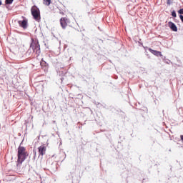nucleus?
Masks as SVG:
<instances>
[{"mask_svg":"<svg viewBox=\"0 0 183 183\" xmlns=\"http://www.w3.org/2000/svg\"><path fill=\"white\" fill-rule=\"evenodd\" d=\"M26 157H28L26 150L24 149V147H19L18 148V164H22V162L25 161Z\"/></svg>","mask_w":183,"mask_h":183,"instance_id":"nucleus-1","label":"nucleus"},{"mask_svg":"<svg viewBox=\"0 0 183 183\" xmlns=\"http://www.w3.org/2000/svg\"><path fill=\"white\" fill-rule=\"evenodd\" d=\"M31 14L34 18V19H36V21H39L40 19V13H39V9H38V7L36 6H33L31 8Z\"/></svg>","mask_w":183,"mask_h":183,"instance_id":"nucleus-2","label":"nucleus"},{"mask_svg":"<svg viewBox=\"0 0 183 183\" xmlns=\"http://www.w3.org/2000/svg\"><path fill=\"white\" fill-rule=\"evenodd\" d=\"M60 24L63 29L66 28V26L68 25V20L65 18H61L60 19Z\"/></svg>","mask_w":183,"mask_h":183,"instance_id":"nucleus-3","label":"nucleus"},{"mask_svg":"<svg viewBox=\"0 0 183 183\" xmlns=\"http://www.w3.org/2000/svg\"><path fill=\"white\" fill-rule=\"evenodd\" d=\"M19 25L21 26V28H24V29L28 27V21L24 19L22 21H19Z\"/></svg>","mask_w":183,"mask_h":183,"instance_id":"nucleus-4","label":"nucleus"},{"mask_svg":"<svg viewBox=\"0 0 183 183\" xmlns=\"http://www.w3.org/2000/svg\"><path fill=\"white\" fill-rule=\"evenodd\" d=\"M169 27L170 28V29H172V31H174V32H177V31H178V28H177V25H175V24L172 23V21H169L168 23Z\"/></svg>","mask_w":183,"mask_h":183,"instance_id":"nucleus-5","label":"nucleus"},{"mask_svg":"<svg viewBox=\"0 0 183 183\" xmlns=\"http://www.w3.org/2000/svg\"><path fill=\"white\" fill-rule=\"evenodd\" d=\"M46 151V147L45 146L41 145L39 147V152L40 155H44Z\"/></svg>","mask_w":183,"mask_h":183,"instance_id":"nucleus-6","label":"nucleus"},{"mask_svg":"<svg viewBox=\"0 0 183 183\" xmlns=\"http://www.w3.org/2000/svg\"><path fill=\"white\" fill-rule=\"evenodd\" d=\"M149 51L153 54V55H155L156 56H162V54H161V51H158L157 50H153L152 49H149Z\"/></svg>","mask_w":183,"mask_h":183,"instance_id":"nucleus-7","label":"nucleus"},{"mask_svg":"<svg viewBox=\"0 0 183 183\" xmlns=\"http://www.w3.org/2000/svg\"><path fill=\"white\" fill-rule=\"evenodd\" d=\"M44 5H47V6H48L51 5V0H44Z\"/></svg>","mask_w":183,"mask_h":183,"instance_id":"nucleus-8","label":"nucleus"},{"mask_svg":"<svg viewBox=\"0 0 183 183\" xmlns=\"http://www.w3.org/2000/svg\"><path fill=\"white\" fill-rule=\"evenodd\" d=\"M14 2V0H6V4L7 5H10L11 4H12Z\"/></svg>","mask_w":183,"mask_h":183,"instance_id":"nucleus-9","label":"nucleus"},{"mask_svg":"<svg viewBox=\"0 0 183 183\" xmlns=\"http://www.w3.org/2000/svg\"><path fill=\"white\" fill-rule=\"evenodd\" d=\"M172 16H174V18H177V13H175V11L172 12Z\"/></svg>","mask_w":183,"mask_h":183,"instance_id":"nucleus-10","label":"nucleus"},{"mask_svg":"<svg viewBox=\"0 0 183 183\" xmlns=\"http://www.w3.org/2000/svg\"><path fill=\"white\" fill-rule=\"evenodd\" d=\"M179 14H183V9H181L178 11Z\"/></svg>","mask_w":183,"mask_h":183,"instance_id":"nucleus-11","label":"nucleus"},{"mask_svg":"<svg viewBox=\"0 0 183 183\" xmlns=\"http://www.w3.org/2000/svg\"><path fill=\"white\" fill-rule=\"evenodd\" d=\"M36 49H38V51H36V52H39V47L36 46Z\"/></svg>","mask_w":183,"mask_h":183,"instance_id":"nucleus-12","label":"nucleus"},{"mask_svg":"<svg viewBox=\"0 0 183 183\" xmlns=\"http://www.w3.org/2000/svg\"><path fill=\"white\" fill-rule=\"evenodd\" d=\"M0 5H2V1L0 0Z\"/></svg>","mask_w":183,"mask_h":183,"instance_id":"nucleus-13","label":"nucleus"}]
</instances>
